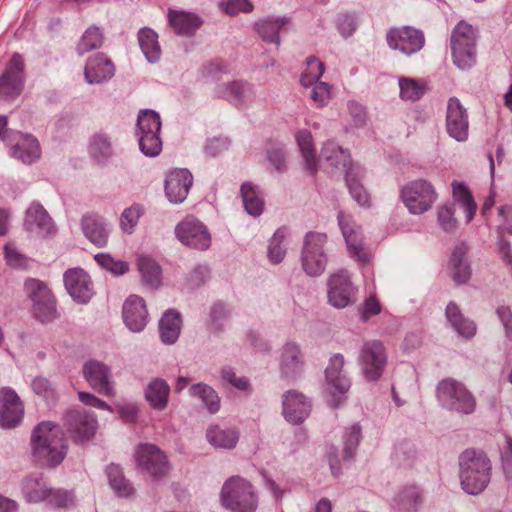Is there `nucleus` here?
<instances>
[{"instance_id":"1","label":"nucleus","mask_w":512,"mask_h":512,"mask_svg":"<svg viewBox=\"0 0 512 512\" xmlns=\"http://www.w3.org/2000/svg\"><path fill=\"white\" fill-rule=\"evenodd\" d=\"M32 459L44 467H56L65 458L67 446L57 424L51 421L39 423L31 435Z\"/></svg>"},{"instance_id":"2","label":"nucleus","mask_w":512,"mask_h":512,"mask_svg":"<svg viewBox=\"0 0 512 512\" xmlns=\"http://www.w3.org/2000/svg\"><path fill=\"white\" fill-rule=\"evenodd\" d=\"M459 478L469 495H479L491 481L492 463L483 450L468 448L459 455Z\"/></svg>"},{"instance_id":"3","label":"nucleus","mask_w":512,"mask_h":512,"mask_svg":"<svg viewBox=\"0 0 512 512\" xmlns=\"http://www.w3.org/2000/svg\"><path fill=\"white\" fill-rule=\"evenodd\" d=\"M220 499L223 507L231 512H255L258 508V495L254 486L238 475L224 482Z\"/></svg>"},{"instance_id":"4","label":"nucleus","mask_w":512,"mask_h":512,"mask_svg":"<svg viewBox=\"0 0 512 512\" xmlns=\"http://www.w3.org/2000/svg\"><path fill=\"white\" fill-rule=\"evenodd\" d=\"M436 398L440 406L450 412L469 415L476 409V399L466 386L454 379H442L436 387Z\"/></svg>"},{"instance_id":"5","label":"nucleus","mask_w":512,"mask_h":512,"mask_svg":"<svg viewBox=\"0 0 512 512\" xmlns=\"http://www.w3.org/2000/svg\"><path fill=\"white\" fill-rule=\"evenodd\" d=\"M476 41L477 31L465 21H460L452 30V59L459 69H470L476 63Z\"/></svg>"},{"instance_id":"6","label":"nucleus","mask_w":512,"mask_h":512,"mask_svg":"<svg viewBox=\"0 0 512 512\" xmlns=\"http://www.w3.org/2000/svg\"><path fill=\"white\" fill-rule=\"evenodd\" d=\"M327 235L321 232L309 231L303 238L300 261L304 272L310 277L322 275L328 263L325 246Z\"/></svg>"},{"instance_id":"7","label":"nucleus","mask_w":512,"mask_h":512,"mask_svg":"<svg viewBox=\"0 0 512 512\" xmlns=\"http://www.w3.org/2000/svg\"><path fill=\"white\" fill-rule=\"evenodd\" d=\"M160 115L151 109L141 110L137 117L136 136L140 151L147 157H155L162 150Z\"/></svg>"},{"instance_id":"8","label":"nucleus","mask_w":512,"mask_h":512,"mask_svg":"<svg viewBox=\"0 0 512 512\" xmlns=\"http://www.w3.org/2000/svg\"><path fill=\"white\" fill-rule=\"evenodd\" d=\"M63 427L72 442L84 445L90 442L98 429L97 416L93 411L69 409L62 417Z\"/></svg>"},{"instance_id":"9","label":"nucleus","mask_w":512,"mask_h":512,"mask_svg":"<svg viewBox=\"0 0 512 512\" xmlns=\"http://www.w3.org/2000/svg\"><path fill=\"white\" fill-rule=\"evenodd\" d=\"M24 289L32 301L33 314L40 322L48 323L58 317L55 297L44 282L28 279Z\"/></svg>"},{"instance_id":"10","label":"nucleus","mask_w":512,"mask_h":512,"mask_svg":"<svg viewBox=\"0 0 512 512\" xmlns=\"http://www.w3.org/2000/svg\"><path fill=\"white\" fill-rule=\"evenodd\" d=\"M400 197L411 214L420 215L432 207L438 195L429 181L417 179L402 187Z\"/></svg>"},{"instance_id":"11","label":"nucleus","mask_w":512,"mask_h":512,"mask_svg":"<svg viewBox=\"0 0 512 512\" xmlns=\"http://www.w3.org/2000/svg\"><path fill=\"white\" fill-rule=\"evenodd\" d=\"M387 362V351L380 340H368L363 343L358 363L367 381L375 382L379 380L386 369Z\"/></svg>"},{"instance_id":"12","label":"nucleus","mask_w":512,"mask_h":512,"mask_svg":"<svg viewBox=\"0 0 512 512\" xmlns=\"http://www.w3.org/2000/svg\"><path fill=\"white\" fill-rule=\"evenodd\" d=\"M356 294L357 288L346 270H340L328 277L327 297L331 306L337 309L350 306L356 302Z\"/></svg>"},{"instance_id":"13","label":"nucleus","mask_w":512,"mask_h":512,"mask_svg":"<svg viewBox=\"0 0 512 512\" xmlns=\"http://www.w3.org/2000/svg\"><path fill=\"white\" fill-rule=\"evenodd\" d=\"M388 46L410 56L420 51L425 44L424 33L411 26L391 28L386 34Z\"/></svg>"},{"instance_id":"14","label":"nucleus","mask_w":512,"mask_h":512,"mask_svg":"<svg viewBox=\"0 0 512 512\" xmlns=\"http://www.w3.org/2000/svg\"><path fill=\"white\" fill-rule=\"evenodd\" d=\"M82 372L84 379L97 393L106 397L115 395L112 371L108 365L101 361L90 359L84 363Z\"/></svg>"},{"instance_id":"15","label":"nucleus","mask_w":512,"mask_h":512,"mask_svg":"<svg viewBox=\"0 0 512 512\" xmlns=\"http://www.w3.org/2000/svg\"><path fill=\"white\" fill-rule=\"evenodd\" d=\"M24 84V59L15 53L0 78V100L9 101L18 97Z\"/></svg>"},{"instance_id":"16","label":"nucleus","mask_w":512,"mask_h":512,"mask_svg":"<svg viewBox=\"0 0 512 512\" xmlns=\"http://www.w3.org/2000/svg\"><path fill=\"white\" fill-rule=\"evenodd\" d=\"M338 224L345 239L349 255L359 262L367 263L370 260V253L363 246L362 230L353 218L339 212Z\"/></svg>"},{"instance_id":"17","label":"nucleus","mask_w":512,"mask_h":512,"mask_svg":"<svg viewBox=\"0 0 512 512\" xmlns=\"http://www.w3.org/2000/svg\"><path fill=\"white\" fill-rule=\"evenodd\" d=\"M176 237L181 243L197 250H206L211 245V235L207 227L196 219L187 218L175 228Z\"/></svg>"},{"instance_id":"18","label":"nucleus","mask_w":512,"mask_h":512,"mask_svg":"<svg viewBox=\"0 0 512 512\" xmlns=\"http://www.w3.org/2000/svg\"><path fill=\"white\" fill-rule=\"evenodd\" d=\"M24 415V405L18 394L10 387L0 389V426L5 429L17 427Z\"/></svg>"},{"instance_id":"19","label":"nucleus","mask_w":512,"mask_h":512,"mask_svg":"<svg viewBox=\"0 0 512 512\" xmlns=\"http://www.w3.org/2000/svg\"><path fill=\"white\" fill-rule=\"evenodd\" d=\"M446 131L451 138L458 142H464L468 139V113L457 97H451L448 100Z\"/></svg>"},{"instance_id":"20","label":"nucleus","mask_w":512,"mask_h":512,"mask_svg":"<svg viewBox=\"0 0 512 512\" xmlns=\"http://www.w3.org/2000/svg\"><path fill=\"white\" fill-rule=\"evenodd\" d=\"M64 285L74 301L86 304L94 291L90 276L82 268L68 269L63 276Z\"/></svg>"},{"instance_id":"21","label":"nucleus","mask_w":512,"mask_h":512,"mask_svg":"<svg viewBox=\"0 0 512 512\" xmlns=\"http://www.w3.org/2000/svg\"><path fill=\"white\" fill-rule=\"evenodd\" d=\"M283 416L293 425H299L310 415L311 401L297 390H288L282 396Z\"/></svg>"},{"instance_id":"22","label":"nucleus","mask_w":512,"mask_h":512,"mask_svg":"<svg viewBox=\"0 0 512 512\" xmlns=\"http://www.w3.org/2000/svg\"><path fill=\"white\" fill-rule=\"evenodd\" d=\"M136 460L138 465L155 480L160 479L167 472L166 456L153 444L141 445L136 453Z\"/></svg>"},{"instance_id":"23","label":"nucleus","mask_w":512,"mask_h":512,"mask_svg":"<svg viewBox=\"0 0 512 512\" xmlns=\"http://www.w3.org/2000/svg\"><path fill=\"white\" fill-rule=\"evenodd\" d=\"M122 317L127 328L135 333L141 332L149 321V314L143 298L129 296L122 308Z\"/></svg>"},{"instance_id":"24","label":"nucleus","mask_w":512,"mask_h":512,"mask_svg":"<svg viewBox=\"0 0 512 512\" xmlns=\"http://www.w3.org/2000/svg\"><path fill=\"white\" fill-rule=\"evenodd\" d=\"M24 226L27 231L36 232L41 237L52 236L56 226L46 209L39 202H32L25 213Z\"/></svg>"},{"instance_id":"25","label":"nucleus","mask_w":512,"mask_h":512,"mask_svg":"<svg viewBox=\"0 0 512 512\" xmlns=\"http://www.w3.org/2000/svg\"><path fill=\"white\" fill-rule=\"evenodd\" d=\"M81 229L84 236L96 247L107 245L111 232V225L99 214L87 213L82 216Z\"/></svg>"},{"instance_id":"26","label":"nucleus","mask_w":512,"mask_h":512,"mask_svg":"<svg viewBox=\"0 0 512 512\" xmlns=\"http://www.w3.org/2000/svg\"><path fill=\"white\" fill-rule=\"evenodd\" d=\"M193 184V176L188 169L171 171L165 180V194L171 203H182Z\"/></svg>"},{"instance_id":"27","label":"nucleus","mask_w":512,"mask_h":512,"mask_svg":"<svg viewBox=\"0 0 512 512\" xmlns=\"http://www.w3.org/2000/svg\"><path fill=\"white\" fill-rule=\"evenodd\" d=\"M115 66L113 62L104 54L97 53L87 60L84 76L88 83L99 84L113 77Z\"/></svg>"},{"instance_id":"28","label":"nucleus","mask_w":512,"mask_h":512,"mask_svg":"<svg viewBox=\"0 0 512 512\" xmlns=\"http://www.w3.org/2000/svg\"><path fill=\"white\" fill-rule=\"evenodd\" d=\"M344 364V356L336 353L330 357L324 372L327 384L339 394L346 393L351 386V381L343 370Z\"/></svg>"},{"instance_id":"29","label":"nucleus","mask_w":512,"mask_h":512,"mask_svg":"<svg viewBox=\"0 0 512 512\" xmlns=\"http://www.w3.org/2000/svg\"><path fill=\"white\" fill-rule=\"evenodd\" d=\"M281 377L288 381L297 379L303 371V360L297 344L286 343L282 350L280 363Z\"/></svg>"},{"instance_id":"30","label":"nucleus","mask_w":512,"mask_h":512,"mask_svg":"<svg viewBox=\"0 0 512 512\" xmlns=\"http://www.w3.org/2000/svg\"><path fill=\"white\" fill-rule=\"evenodd\" d=\"M168 23L177 35L192 37L203 25V20L192 12L169 9Z\"/></svg>"},{"instance_id":"31","label":"nucleus","mask_w":512,"mask_h":512,"mask_svg":"<svg viewBox=\"0 0 512 512\" xmlns=\"http://www.w3.org/2000/svg\"><path fill=\"white\" fill-rule=\"evenodd\" d=\"M170 386L162 378L152 379L144 390V396L151 408L157 411L166 409L169 401Z\"/></svg>"},{"instance_id":"32","label":"nucleus","mask_w":512,"mask_h":512,"mask_svg":"<svg viewBox=\"0 0 512 512\" xmlns=\"http://www.w3.org/2000/svg\"><path fill=\"white\" fill-rule=\"evenodd\" d=\"M182 326L181 314L175 309H169L159 321V336L162 343L174 344L180 335Z\"/></svg>"},{"instance_id":"33","label":"nucleus","mask_w":512,"mask_h":512,"mask_svg":"<svg viewBox=\"0 0 512 512\" xmlns=\"http://www.w3.org/2000/svg\"><path fill=\"white\" fill-rule=\"evenodd\" d=\"M468 247L465 243L457 245L450 258L451 277L457 285L465 284L471 277V267L466 260Z\"/></svg>"},{"instance_id":"34","label":"nucleus","mask_w":512,"mask_h":512,"mask_svg":"<svg viewBox=\"0 0 512 512\" xmlns=\"http://www.w3.org/2000/svg\"><path fill=\"white\" fill-rule=\"evenodd\" d=\"M208 442L215 448L233 449L239 440V431L236 428L210 426L206 431Z\"/></svg>"},{"instance_id":"35","label":"nucleus","mask_w":512,"mask_h":512,"mask_svg":"<svg viewBox=\"0 0 512 512\" xmlns=\"http://www.w3.org/2000/svg\"><path fill=\"white\" fill-rule=\"evenodd\" d=\"M49 485L42 474L34 473L22 480V493L29 503H39L45 500Z\"/></svg>"},{"instance_id":"36","label":"nucleus","mask_w":512,"mask_h":512,"mask_svg":"<svg viewBox=\"0 0 512 512\" xmlns=\"http://www.w3.org/2000/svg\"><path fill=\"white\" fill-rule=\"evenodd\" d=\"M320 157L333 168L343 169L345 173L353 171L350 154L334 142L328 141L323 145Z\"/></svg>"},{"instance_id":"37","label":"nucleus","mask_w":512,"mask_h":512,"mask_svg":"<svg viewBox=\"0 0 512 512\" xmlns=\"http://www.w3.org/2000/svg\"><path fill=\"white\" fill-rule=\"evenodd\" d=\"M290 24V19L283 18H265L258 21L255 26L259 36L263 41L280 45L279 32L282 28Z\"/></svg>"},{"instance_id":"38","label":"nucleus","mask_w":512,"mask_h":512,"mask_svg":"<svg viewBox=\"0 0 512 512\" xmlns=\"http://www.w3.org/2000/svg\"><path fill=\"white\" fill-rule=\"evenodd\" d=\"M22 141L11 148V155L25 164H30L40 157L38 140L32 135H22Z\"/></svg>"},{"instance_id":"39","label":"nucleus","mask_w":512,"mask_h":512,"mask_svg":"<svg viewBox=\"0 0 512 512\" xmlns=\"http://www.w3.org/2000/svg\"><path fill=\"white\" fill-rule=\"evenodd\" d=\"M445 314L448 321L459 335L465 338H472L475 335V323L472 320L465 318L459 307L454 302H450L447 305Z\"/></svg>"},{"instance_id":"40","label":"nucleus","mask_w":512,"mask_h":512,"mask_svg":"<svg viewBox=\"0 0 512 512\" xmlns=\"http://www.w3.org/2000/svg\"><path fill=\"white\" fill-rule=\"evenodd\" d=\"M296 141L301 151L306 170L312 175L316 174L318 165L311 132L307 129L298 131Z\"/></svg>"},{"instance_id":"41","label":"nucleus","mask_w":512,"mask_h":512,"mask_svg":"<svg viewBox=\"0 0 512 512\" xmlns=\"http://www.w3.org/2000/svg\"><path fill=\"white\" fill-rule=\"evenodd\" d=\"M139 46L150 63H156L161 56V48L158 43V35L151 28L144 27L138 32Z\"/></svg>"},{"instance_id":"42","label":"nucleus","mask_w":512,"mask_h":512,"mask_svg":"<svg viewBox=\"0 0 512 512\" xmlns=\"http://www.w3.org/2000/svg\"><path fill=\"white\" fill-rule=\"evenodd\" d=\"M240 193L246 212L254 217L260 216L264 210V199L258 188L245 182L241 185Z\"/></svg>"},{"instance_id":"43","label":"nucleus","mask_w":512,"mask_h":512,"mask_svg":"<svg viewBox=\"0 0 512 512\" xmlns=\"http://www.w3.org/2000/svg\"><path fill=\"white\" fill-rule=\"evenodd\" d=\"M249 91V83L242 80H234L221 86L222 97L237 108L244 106Z\"/></svg>"},{"instance_id":"44","label":"nucleus","mask_w":512,"mask_h":512,"mask_svg":"<svg viewBox=\"0 0 512 512\" xmlns=\"http://www.w3.org/2000/svg\"><path fill=\"white\" fill-rule=\"evenodd\" d=\"M190 395L202 401L209 413L215 414L220 409V397L209 385L199 382L189 389Z\"/></svg>"},{"instance_id":"45","label":"nucleus","mask_w":512,"mask_h":512,"mask_svg":"<svg viewBox=\"0 0 512 512\" xmlns=\"http://www.w3.org/2000/svg\"><path fill=\"white\" fill-rule=\"evenodd\" d=\"M395 502L399 509L414 512L422 504V493L417 486L408 485L399 490Z\"/></svg>"},{"instance_id":"46","label":"nucleus","mask_w":512,"mask_h":512,"mask_svg":"<svg viewBox=\"0 0 512 512\" xmlns=\"http://www.w3.org/2000/svg\"><path fill=\"white\" fill-rule=\"evenodd\" d=\"M138 269L142 275L145 285L157 288L161 283V267L148 256H141L138 259Z\"/></svg>"},{"instance_id":"47","label":"nucleus","mask_w":512,"mask_h":512,"mask_svg":"<svg viewBox=\"0 0 512 512\" xmlns=\"http://www.w3.org/2000/svg\"><path fill=\"white\" fill-rule=\"evenodd\" d=\"M111 488L121 497H128L134 493L131 483L125 479L120 466L110 464L106 469Z\"/></svg>"},{"instance_id":"48","label":"nucleus","mask_w":512,"mask_h":512,"mask_svg":"<svg viewBox=\"0 0 512 512\" xmlns=\"http://www.w3.org/2000/svg\"><path fill=\"white\" fill-rule=\"evenodd\" d=\"M104 41L103 32L99 27L92 25L90 26L80 38L76 51L82 56L92 50L98 49L102 46Z\"/></svg>"},{"instance_id":"49","label":"nucleus","mask_w":512,"mask_h":512,"mask_svg":"<svg viewBox=\"0 0 512 512\" xmlns=\"http://www.w3.org/2000/svg\"><path fill=\"white\" fill-rule=\"evenodd\" d=\"M288 235V229L281 227L275 231L268 245V258L271 263L279 264L283 261L286 256L287 249L282 245L286 236Z\"/></svg>"},{"instance_id":"50","label":"nucleus","mask_w":512,"mask_h":512,"mask_svg":"<svg viewBox=\"0 0 512 512\" xmlns=\"http://www.w3.org/2000/svg\"><path fill=\"white\" fill-rule=\"evenodd\" d=\"M89 153L97 162H104L112 155V145L107 135L96 133L89 145Z\"/></svg>"},{"instance_id":"51","label":"nucleus","mask_w":512,"mask_h":512,"mask_svg":"<svg viewBox=\"0 0 512 512\" xmlns=\"http://www.w3.org/2000/svg\"><path fill=\"white\" fill-rule=\"evenodd\" d=\"M230 310L222 301H216L210 308L208 328L214 334L224 331V322L229 317Z\"/></svg>"},{"instance_id":"52","label":"nucleus","mask_w":512,"mask_h":512,"mask_svg":"<svg viewBox=\"0 0 512 512\" xmlns=\"http://www.w3.org/2000/svg\"><path fill=\"white\" fill-rule=\"evenodd\" d=\"M345 181L352 198L363 207L370 206V197L359 178L353 171H347Z\"/></svg>"},{"instance_id":"53","label":"nucleus","mask_w":512,"mask_h":512,"mask_svg":"<svg viewBox=\"0 0 512 512\" xmlns=\"http://www.w3.org/2000/svg\"><path fill=\"white\" fill-rule=\"evenodd\" d=\"M437 222L441 229L446 233H454L458 226L455 218V205L447 203L437 208Z\"/></svg>"},{"instance_id":"54","label":"nucleus","mask_w":512,"mask_h":512,"mask_svg":"<svg viewBox=\"0 0 512 512\" xmlns=\"http://www.w3.org/2000/svg\"><path fill=\"white\" fill-rule=\"evenodd\" d=\"M361 439V427L358 424L352 425L344 435L343 460L351 462L357 451Z\"/></svg>"},{"instance_id":"55","label":"nucleus","mask_w":512,"mask_h":512,"mask_svg":"<svg viewBox=\"0 0 512 512\" xmlns=\"http://www.w3.org/2000/svg\"><path fill=\"white\" fill-rule=\"evenodd\" d=\"M44 501L55 508H68L74 505V494L69 490L50 487Z\"/></svg>"},{"instance_id":"56","label":"nucleus","mask_w":512,"mask_h":512,"mask_svg":"<svg viewBox=\"0 0 512 512\" xmlns=\"http://www.w3.org/2000/svg\"><path fill=\"white\" fill-rule=\"evenodd\" d=\"M395 457L400 466L413 467L417 458L415 445L407 440L399 442L395 447Z\"/></svg>"},{"instance_id":"57","label":"nucleus","mask_w":512,"mask_h":512,"mask_svg":"<svg viewBox=\"0 0 512 512\" xmlns=\"http://www.w3.org/2000/svg\"><path fill=\"white\" fill-rule=\"evenodd\" d=\"M229 72V64L218 58L207 61L200 68L201 76L209 80H219L223 75Z\"/></svg>"},{"instance_id":"58","label":"nucleus","mask_w":512,"mask_h":512,"mask_svg":"<svg viewBox=\"0 0 512 512\" xmlns=\"http://www.w3.org/2000/svg\"><path fill=\"white\" fill-rule=\"evenodd\" d=\"M142 214L143 208L139 204H134L125 209L120 218V226L122 230L129 234L132 233Z\"/></svg>"},{"instance_id":"59","label":"nucleus","mask_w":512,"mask_h":512,"mask_svg":"<svg viewBox=\"0 0 512 512\" xmlns=\"http://www.w3.org/2000/svg\"><path fill=\"white\" fill-rule=\"evenodd\" d=\"M31 388L35 394L46 401L54 402L56 400V392L53 384L49 379L43 376L35 377L31 382Z\"/></svg>"},{"instance_id":"60","label":"nucleus","mask_w":512,"mask_h":512,"mask_svg":"<svg viewBox=\"0 0 512 512\" xmlns=\"http://www.w3.org/2000/svg\"><path fill=\"white\" fill-rule=\"evenodd\" d=\"M218 6L229 16H236L240 12L250 13L254 7L249 0H222Z\"/></svg>"},{"instance_id":"61","label":"nucleus","mask_w":512,"mask_h":512,"mask_svg":"<svg viewBox=\"0 0 512 512\" xmlns=\"http://www.w3.org/2000/svg\"><path fill=\"white\" fill-rule=\"evenodd\" d=\"M336 26L341 36L348 38L356 31L357 21L351 13H339L336 18Z\"/></svg>"},{"instance_id":"62","label":"nucleus","mask_w":512,"mask_h":512,"mask_svg":"<svg viewBox=\"0 0 512 512\" xmlns=\"http://www.w3.org/2000/svg\"><path fill=\"white\" fill-rule=\"evenodd\" d=\"M399 86L400 96L404 100L416 101L420 99L421 96L423 95V90L415 80L401 79L399 82Z\"/></svg>"},{"instance_id":"63","label":"nucleus","mask_w":512,"mask_h":512,"mask_svg":"<svg viewBox=\"0 0 512 512\" xmlns=\"http://www.w3.org/2000/svg\"><path fill=\"white\" fill-rule=\"evenodd\" d=\"M4 255L7 263L11 267L25 268L27 266V258L12 244H6L4 246Z\"/></svg>"},{"instance_id":"64","label":"nucleus","mask_w":512,"mask_h":512,"mask_svg":"<svg viewBox=\"0 0 512 512\" xmlns=\"http://www.w3.org/2000/svg\"><path fill=\"white\" fill-rule=\"evenodd\" d=\"M503 472L508 480H512V438H508L501 452Z\"/></svg>"}]
</instances>
